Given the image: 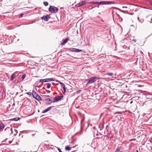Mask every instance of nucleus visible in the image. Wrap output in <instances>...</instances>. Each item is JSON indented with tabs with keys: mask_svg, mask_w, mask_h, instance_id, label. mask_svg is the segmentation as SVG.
Listing matches in <instances>:
<instances>
[{
	"mask_svg": "<svg viewBox=\"0 0 152 152\" xmlns=\"http://www.w3.org/2000/svg\"><path fill=\"white\" fill-rule=\"evenodd\" d=\"M49 11L52 13H56L58 11V9L54 6H50L48 8Z\"/></svg>",
	"mask_w": 152,
	"mask_h": 152,
	"instance_id": "nucleus-1",
	"label": "nucleus"
},
{
	"mask_svg": "<svg viewBox=\"0 0 152 152\" xmlns=\"http://www.w3.org/2000/svg\"><path fill=\"white\" fill-rule=\"evenodd\" d=\"M99 79V78L94 77L90 78L89 79L86 80L87 81V84H91Z\"/></svg>",
	"mask_w": 152,
	"mask_h": 152,
	"instance_id": "nucleus-2",
	"label": "nucleus"
},
{
	"mask_svg": "<svg viewBox=\"0 0 152 152\" xmlns=\"http://www.w3.org/2000/svg\"><path fill=\"white\" fill-rule=\"evenodd\" d=\"M115 3L114 1H102L100 2H98L97 1L95 2V4H114Z\"/></svg>",
	"mask_w": 152,
	"mask_h": 152,
	"instance_id": "nucleus-3",
	"label": "nucleus"
},
{
	"mask_svg": "<svg viewBox=\"0 0 152 152\" xmlns=\"http://www.w3.org/2000/svg\"><path fill=\"white\" fill-rule=\"evenodd\" d=\"M54 81V80L51 78H46L43 79H41L39 80V82H46L49 81Z\"/></svg>",
	"mask_w": 152,
	"mask_h": 152,
	"instance_id": "nucleus-4",
	"label": "nucleus"
},
{
	"mask_svg": "<svg viewBox=\"0 0 152 152\" xmlns=\"http://www.w3.org/2000/svg\"><path fill=\"white\" fill-rule=\"evenodd\" d=\"M45 99L47 102V104H50L52 102L51 100L49 98H46L47 97H49V96L48 95H45Z\"/></svg>",
	"mask_w": 152,
	"mask_h": 152,
	"instance_id": "nucleus-5",
	"label": "nucleus"
},
{
	"mask_svg": "<svg viewBox=\"0 0 152 152\" xmlns=\"http://www.w3.org/2000/svg\"><path fill=\"white\" fill-rule=\"evenodd\" d=\"M86 2H87L85 1H83L80 2L77 4V7H81L86 4Z\"/></svg>",
	"mask_w": 152,
	"mask_h": 152,
	"instance_id": "nucleus-6",
	"label": "nucleus"
},
{
	"mask_svg": "<svg viewBox=\"0 0 152 152\" xmlns=\"http://www.w3.org/2000/svg\"><path fill=\"white\" fill-rule=\"evenodd\" d=\"M50 18V17L48 15H47L43 16L42 17L41 19L44 20L45 21H48Z\"/></svg>",
	"mask_w": 152,
	"mask_h": 152,
	"instance_id": "nucleus-7",
	"label": "nucleus"
},
{
	"mask_svg": "<svg viewBox=\"0 0 152 152\" xmlns=\"http://www.w3.org/2000/svg\"><path fill=\"white\" fill-rule=\"evenodd\" d=\"M54 107L53 106L52 107H50L46 109H45L42 112V113H45L49 110H50V109H51L53 107Z\"/></svg>",
	"mask_w": 152,
	"mask_h": 152,
	"instance_id": "nucleus-8",
	"label": "nucleus"
},
{
	"mask_svg": "<svg viewBox=\"0 0 152 152\" xmlns=\"http://www.w3.org/2000/svg\"><path fill=\"white\" fill-rule=\"evenodd\" d=\"M17 73L16 72H15L12 75V77L10 79V81H11L13 80L14 78L17 75Z\"/></svg>",
	"mask_w": 152,
	"mask_h": 152,
	"instance_id": "nucleus-9",
	"label": "nucleus"
},
{
	"mask_svg": "<svg viewBox=\"0 0 152 152\" xmlns=\"http://www.w3.org/2000/svg\"><path fill=\"white\" fill-rule=\"evenodd\" d=\"M38 95V94L36 92L34 91H32V95L34 98L35 99V98H36Z\"/></svg>",
	"mask_w": 152,
	"mask_h": 152,
	"instance_id": "nucleus-10",
	"label": "nucleus"
},
{
	"mask_svg": "<svg viewBox=\"0 0 152 152\" xmlns=\"http://www.w3.org/2000/svg\"><path fill=\"white\" fill-rule=\"evenodd\" d=\"M75 146L70 147L68 146H67L65 147V149L66 151H70L72 149V148H74Z\"/></svg>",
	"mask_w": 152,
	"mask_h": 152,
	"instance_id": "nucleus-11",
	"label": "nucleus"
},
{
	"mask_svg": "<svg viewBox=\"0 0 152 152\" xmlns=\"http://www.w3.org/2000/svg\"><path fill=\"white\" fill-rule=\"evenodd\" d=\"M35 99L38 101L42 100L41 98L38 95H37V96L36 98H35Z\"/></svg>",
	"mask_w": 152,
	"mask_h": 152,
	"instance_id": "nucleus-12",
	"label": "nucleus"
},
{
	"mask_svg": "<svg viewBox=\"0 0 152 152\" xmlns=\"http://www.w3.org/2000/svg\"><path fill=\"white\" fill-rule=\"evenodd\" d=\"M59 83L60 84L61 87L62 88H65V85L63 83L61 82H59Z\"/></svg>",
	"mask_w": 152,
	"mask_h": 152,
	"instance_id": "nucleus-13",
	"label": "nucleus"
},
{
	"mask_svg": "<svg viewBox=\"0 0 152 152\" xmlns=\"http://www.w3.org/2000/svg\"><path fill=\"white\" fill-rule=\"evenodd\" d=\"M121 149V147H118L117 148L115 152H119L120 151Z\"/></svg>",
	"mask_w": 152,
	"mask_h": 152,
	"instance_id": "nucleus-14",
	"label": "nucleus"
},
{
	"mask_svg": "<svg viewBox=\"0 0 152 152\" xmlns=\"http://www.w3.org/2000/svg\"><path fill=\"white\" fill-rule=\"evenodd\" d=\"M45 85L47 86V88H50L51 86V85L49 83H46Z\"/></svg>",
	"mask_w": 152,
	"mask_h": 152,
	"instance_id": "nucleus-15",
	"label": "nucleus"
},
{
	"mask_svg": "<svg viewBox=\"0 0 152 152\" xmlns=\"http://www.w3.org/2000/svg\"><path fill=\"white\" fill-rule=\"evenodd\" d=\"M59 101L58 98H57L56 97H55L53 99V102H57Z\"/></svg>",
	"mask_w": 152,
	"mask_h": 152,
	"instance_id": "nucleus-16",
	"label": "nucleus"
},
{
	"mask_svg": "<svg viewBox=\"0 0 152 152\" xmlns=\"http://www.w3.org/2000/svg\"><path fill=\"white\" fill-rule=\"evenodd\" d=\"M75 52H81L82 51V50H80V49H77V48H75Z\"/></svg>",
	"mask_w": 152,
	"mask_h": 152,
	"instance_id": "nucleus-17",
	"label": "nucleus"
},
{
	"mask_svg": "<svg viewBox=\"0 0 152 152\" xmlns=\"http://www.w3.org/2000/svg\"><path fill=\"white\" fill-rule=\"evenodd\" d=\"M0 126L1 128V129H3L4 127V125L2 123H1L0 124Z\"/></svg>",
	"mask_w": 152,
	"mask_h": 152,
	"instance_id": "nucleus-18",
	"label": "nucleus"
},
{
	"mask_svg": "<svg viewBox=\"0 0 152 152\" xmlns=\"http://www.w3.org/2000/svg\"><path fill=\"white\" fill-rule=\"evenodd\" d=\"M43 4L45 6H47L48 5V3L47 2L44 1L43 2Z\"/></svg>",
	"mask_w": 152,
	"mask_h": 152,
	"instance_id": "nucleus-19",
	"label": "nucleus"
},
{
	"mask_svg": "<svg viewBox=\"0 0 152 152\" xmlns=\"http://www.w3.org/2000/svg\"><path fill=\"white\" fill-rule=\"evenodd\" d=\"M69 39V38H66L65 39H64V40L63 41V42H64L65 43H66L67 42Z\"/></svg>",
	"mask_w": 152,
	"mask_h": 152,
	"instance_id": "nucleus-20",
	"label": "nucleus"
},
{
	"mask_svg": "<svg viewBox=\"0 0 152 152\" xmlns=\"http://www.w3.org/2000/svg\"><path fill=\"white\" fill-rule=\"evenodd\" d=\"M63 97V96H61L58 98V99L59 101L61 100L62 98Z\"/></svg>",
	"mask_w": 152,
	"mask_h": 152,
	"instance_id": "nucleus-21",
	"label": "nucleus"
},
{
	"mask_svg": "<svg viewBox=\"0 0 152 152\" xmlns=\"http://www.w3.org/2000/svg\"><path fill=\"white\" fill-rule=\"evenodd\" d=\"M106 75L109 76H112L113 75V73H107Z\"/></svg>",
	"mask_w": 152,
	"mask_h": 152,
	"instance_id": "nucleus-22",
	"label": "nucleus"
},
{
	"mask_svg": "<svg viewBox=\"0 0 152 152\" xmlns=\"http://www.w3.org/2000/svg\"><path fill=\"white\" fill-rule=\"evenodd\" d=\"M13 119L14 121H18L19 119V118L18 117H16L14 118Z\"/></svg>",
	"mask_w": 152,
	"mask_h": 152,
	"instance_id": "nucleus-23",
	"label": "nucleus"
},
{
	"mask_svg": "<svg viewBox=\"0 0 152 152\" xmlns=\"http://www.w3.org/2000/svg\"><path fill=\"white\" fill-rule=\"evenodd\" d=\"M26 76V75L25 74H23L22 76V79L23 80Z\"/></svg>",
	"mask_w": 152,
	"mask_h": 152,
	"instance_id": "nucleus-24",
	"label": "nucleus"
},
{
	"mask_svg": "<svg viewBox=\"0 0 152 152\" xmlns=\"http://www.w3.org/2000/svg\"><path fill=\"white\" fill-rule=\"evenodd\" d=\"M75 48H70V50L72 52H75Z\"/></svg>",
	"mask_w": 152,
	"mask_h": 152,
	"instance_id": "nucleus-25",
	"label": "nucleus"
},
{
	"mask_svg": "<svg viewBox=\"0 0 152 152\" xmlns=\"http://www.w3.org/2000/svg\"><path fill=\"white\" fill-rule=\"evenodd\" d=\"M26 94L30 96H31V95H32V92L31 93V92H28L26 93Z\"/></svg>",
	"mask_w": 152,
	"mask_h": 152,
	"instance_id": "nucleus-26",
	"label": "nucleus"
},
{
	"mask_svg": "<svg viewBox=\"0 0 152 152\" xmlns=\"http://www.w3.org/2000/svg\"><path fill=\"white\" fill-rule=\"evenodd\" d=\"M90 4H95V2L92 1L90 2Z\"/></svg>",
	"mask_w": 152,
	"mask_h": 152,
	"instance_id": "nucleus-27",
	"label": "nucleus"
},
{
	"mask_svg": "<svg viewBox=\"0 0 152 152\" xmlns=\"http://www.w3.org/2000/svg\"><path fill=\"white\" fill-rule=\"evenodd\" d=\"M65 44V43H64V42L63 41L61 42L60 44V45L61 46H63Z\"/></svg>",
	"mask_w": 152,
	"mask_h": 152,
	"instance_id": "nucleus-28",
	"label": "nucleus"
},
{
	"mask_svg": "<svg viewBox=\"0 0 152 152\" xmlns=\"http://www.w3.org/2000/svg\"><path fill=\"white\" fill-rule=\"evenodd\" d=\"M65 44V43H64V42L63 41L61 42L60 44V45L61 46H63Z\"/></svg>",
	"mask_w": 152,
	"mask_h": 152,
	"instance_id": "nucleus-29",
	"label": "nucleus"
},
{
	"mask_svg": "<svg viewBox=\"0 0 152 152\" xmlns=\"http://www.w3.org/2000/svg\"><path fill=\"white\" fill-rule=\"evenodd\" d=\"M63 90H64V91L63 92V93L64 94L65 93H66V90L65 88H63Z\"/></svg>",
	"mask_w": 152,
	"mask_h": 152,
	"instance_id": "nucleus-30",
	"label": "nucleus"
},
{
	"mask_svg": "<svg viewBox=\"0 0 152 152\" xmlns=\"http://www.w3.org/2000/svg\"><path fill=\"white\" fill-rule=\"evenodd\" d=\"M57 149L58 150L59 152H62V151L61 150V149L60 148H57Z\"/></svg>",
	"mask_w": 152,
	"mask_h": 152,
	"instance_id": "nucleus-31",
	"label": "nucleus"
},
{
	"mask_svg": "<svg viewBox=\"0 0 152 152\" xmlns=\"http://www.w3.org/2000/svg\"><path fill=\"white\" fill-rule=\"evenodd\" d=\"M81 91V90H77V93H79Z\"/></svg>",
	"mask_w": 152,
	"mask_h": 152,
	"instance_id": "nucleus-32",
	"label": "nucleus"
},
{
	"mask_svg": "<svg viewBox=\"0 0 152 152\" xmlns=\"http://www.w3.org/2000/svg\"><path fill=\"white\" fill-rule=\"evenodd\" d=\"M23 13H22L20 15V16L19 17V18H22V17H23Z\"/></svg>",
	"mask_w": 152,
	"mask_h": 152,
	"instance_id": "nucleus-33",
	"label": "nucleus"
},
{
	"mask_svg": "<svg viewBox=\"0 0 152 152\" xmlns=\"http://www.w3.org/2000/svg\"><path fill=\"white\" fill-rule=\"evenodd\" d=\"M132 41H134L135 42H136V39H133L132 40Z\"/></svg>",
	"mask_w": 152,
	"mask_h": 152,
	"instance_id": "nucleus-34",
	"label": "nucleus"
},
{
	"mask_svg": "<svg viewBox=\"0 0 152 152\" xmlns=\"http://www.w3.org/2000/svg\"><path fill=\"white\" fill-rule=\"evenodd\" d=\"M10 130L11 131V133H12V128H11L10 129Z\"/></svg>",
	"mask_w": 152,
	"mask_h": 152,
	"instance_id": "nucleus-35",
	"label": "nucleus"
},
{
	"mask_svg": "<svg viewBox=\"0 0 152 152\" xmlns=\"http://www.w3.org/2000/svg\"><path fill=\"white\" fill-rule=\"evenodd\" d=\"M133 102V101H131L130 102V104H131Z\"/></svg>",
	"mask_w": 152,
	"mask_h": 152,
	"instance_id": "nucleus-36",
	"label": "nucleus"
},
{
	"mask_svg": "<svg viewBox=\"0 0 152 152\" xmlns=\"http://www.w3.org/2000/svg\"><path fill=\"white\" fill-rule=\"evenodd\" d=\"M9 142L10 144L12 143V142L10 141H9Z\"/></svg>",
	"mask_w": 152,
	"mask_h": 152,
	"instance_id": "nucleus-37",
	"label": "nucleus"
},
{
	"mask_svg": "<svg viewBox=\"0 0 152 152\" xmlns=\"http://www.w3.org/2000/svg\"><path fill=\"white\" fill-rule=\"evenodd\" d=\"M93 129H95V126H94V127H93Z\"/></svg>",
	"mask_w": 152,
	"mask_h": 152,
	"instance_id": "nucleus-38",
	"label": "nucleus"
},
{
	"mask_svg": "<svg viewBox=\"0 0 152 152\" xmlns=\"http://www.w3.org/2000/svg\"><path fill=\"white\" fill-rule=\"evenodd\" d=\"M15 131L16 132H17V131L16 129H15Z\"/></svg>",
	"mask_w": 152,
	"mask_h": 152,
	"instance_id": "nucleus-39",
	"label": "nucleus"
},
{
	"mask_svg": "<svg viewBox=\"0 0 152 152\" xmlns=\"http://www.w3.org/2000/svg\"><path fill=\"white\" fill-rule=\"evenodd\" d=\"M7 139H6L5 140H4V142H6V140H7Z\"/></svg>",
	"mask_w": 152,
	"mask_h": 152,
	"instance_id": "nucleus-40",
	"label": "nucleus"
},
{
	"mask_svg": "<svg viewBox=\"0 0 152 152\" xmlns=\"http://www.w3.org/2000/svg\"><path fill=\"white\" fill-rule=\"evenodd\" d=\"M135 152H138V150H137Z\"/></svg>",
	"mask_w": 152,
	"mask_h": 152,
	"instance_id": "nucleus-41",
	"label": "nucleus"
},
{
	"mask_svg": "<svg viewBox=\"0 0 152 152\" xmlns=\"http://www.w3.org/2000/svg\"><path fill=\"white\" fill-rule=\"evenodd\" d=\"M34 134H32V136H33L34 135Z\"/></svg>",
	"mask_w": 152,
	"mask_h": 152,
	"instance_id": "nucleus-42",
	"label": "nucleus"
},
{
	"mask_svg": "<svg viewBox=\"0 0 152 152\" xmlns=\"http://www.w3.org/2000/svg\"><path fill=\"white\" fill-rule=\"evenodd\" d=\"M139 18L138 17L137 18V19H138V20H139Z\"/></svg>",
	"mask_w": 152,
	"mask_h": 152,
	"instance_id": "nucleus-43",
	"label": "nucleus"
},
{
	"mask_svg": "<svg viewBox=\"0 0 152 152\" xmlns=\"http://www.w3.org/2000/svg\"><path fill=\"white\" fill-rule=\"evenodd\" d=\"M121 20H122V19L121 18Z\"/></svg>",
	"mask_w": 152,
	"mask_h": 152,
	"instance_id": "nucleus-44",
	"label": "nucleus"
},
{
	"mask_svg": "<svg viewBox=\"0 0 152 152\" xmlns=\"http://www.w3.org/2000/svg\"><path fill=\"white\" fill-rule=\"evenodd\" d=\"M152 20V18H151V20Z\"/></svg>",
	"mask_w": 152,
	"mask_h": 152,
	"instance_id": "nucleus-45",
	"label": "nucleus"
},
{
	"mask_svg": "<svg viewBox=\"0 0 152 152\" xmlns=\"http://www.w3.org/2000/svg\"><path fill=\"white\" fill-rule=\"evenodd\" d=\"M151 4H152V3H151Z\"/></svg>",
	"mask_w": 152,
	"mask_h": 152,
	"instance_id": "nucleus-46",
	"label": "nucleus"
}]
</instances>
